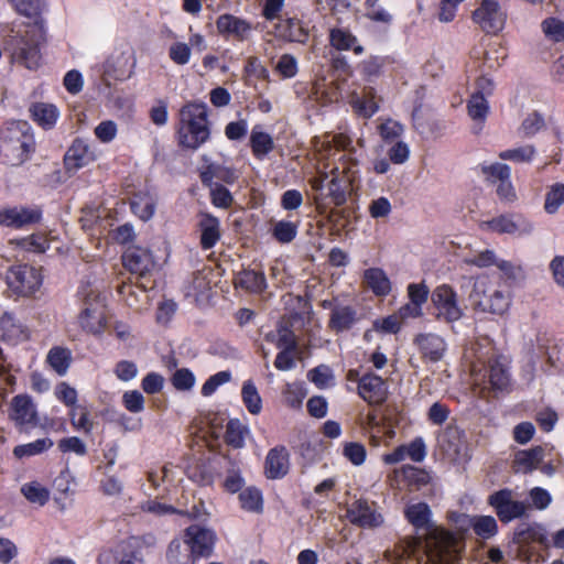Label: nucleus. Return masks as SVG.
Returning <instances> with one entry per match:
<instances>
[{"mask_svg":"<svg viewBox=\"0 0 564 564\" xmlns=\"http://www.w3.org/2000/svg\"><path fill=\"white\" fill-rule=\"evenodd\" d=\"M408 521L424 530V550L420 553L421 539L402 538L384 556L393 564H459L462 541L451 531L431 522V509L425 502L410 505L404 511Z\"/></svg>","mask_w":564,"mask_h":564,"instance_id":"obj_1","label":"nucleus"},{"mask_svg":"<svg viewBox=\"0 0 564 564\" xmlns=\"http://www.w3.org/2000/svg\"><path fill=\"white\" fill-rule=\"evenodd\" d=\"M207 107L204 104H188L180 111V143L197 149L209 138Z\"/></svg>","mask_w":564,"mask_h":564,"instance_id":"obj_2","label":"nucleus"},{"mask_svg":"<svg viewBox=\"0 0 564 564\" xmlns=\"http://www.w3.org/2000/svg\"><path fill=\"white\" fill-rule=\"evenodd\" d=\"M45 42V29H30L23 35H13L8 41L11 62L30 70L42 64L41 45Z\"/></svg>","mask_w":564,"mask_h":564,"instance_id":"obj_3","label":"nucleus"},{"mask_svg":"<svg viewBox=\"0 0 564 564\" xmlns=\"http://www.w3.org/2000/svg\"><path fill=\"white\" fill-rule=\"evenodd\" d=\"M469 300L475 311L495 315L505 314L510 306V294L494 288L487 276L475 280Z\"/></svg>","mask_w":564,"mask_h":564,"instance_id":"obj_4","label":"nucleus"},{"mask_svg":"<svg viewBox=\"0 0 564 564\" xmlns=\"http://www.w3.org/2000/svg\"><path fill=\"white\" fill-rule=\"evenodd\" d=\"M80 311L78 323L80 327L90 334H99L106 326L105 303L98 289L90 284L84 285L78 291Z\"/></svg>","mask_w":564,"mask_h":564,"instance_id":"obj_5","label":"nucleus"},{"mask_svg":"<svg viewBox=\"0 0 564 564\" xmlns=\"http://www.w3.org/2000/svg\"><path fill=\"white\" fill-rule=\"evenodd\" d=\"M124 268L135 278V284L142 291L153 290L155 280L153 273L156 270L152 252L143 247L131 246L122 256Z\"/></svg>","mask_w":564,"mask_h":564,"instance_id":"obj_6","label":"nucleus"},{"mask_svg":"<svg viewBox=\"0 0 564 564\" xmlns=\"http://www.w3.org/2000/svg\"><path fill=\"white\" fill-rule=\"evenodd\" d=\"M7 284L10 291L19 296H33L42 286L41 268L30 264L12 265L7 272Z\"/></svg>","mask_w":564,"mask_h":564,"instance_id":"obj_7","label":"nucleus"},{"mask_svg":"<svg viewBox=\"0 0 564 564\" xmlns=\"http://www.w3.org/2000/svg\"><path fill=\"white\" fill-rule=\"evenodd\" d=\"M1 139L6 143L7 150L15 153L20 162L25 161L35 148L31 127L23 120L8 122L1 132Z\"/></svg>","mask_w":564,"mask_h":564,"instance_id":"obj_8","label":"nucleus"},{"mask_svg":"<svg viewBox=\"0 0 564 564\" xmlns=\"http://www.w3.org/2000/svg\"><path fill=\"white\" fill-rule=\"evenodd\" d=\"M435 318L447 324L459 321L465 314V306L459 303L456 291L448 284H442L432 292Z\"/></svg>","mask_w":564,"mask_h":564,"instance_id":"obj_9","label":"nucleus"},{"mask_svg":"<svg viewBox=\"0 0 564 564\" xmlns=\"http://www.w3.org/2000/svg\"><path fill=\"white\" fill-rule=\"evenodd\" d=\"M479 228L482 231L508 234L512 236L529 235L533 226L529 219L519 214H506L488 220L479 221Z\"/></svg>","mask_w":564,"mask_h":564,"instance_id":"obj_10","label":"nucleus"},{"mask_svg":"<svg viewBox=\"0 0 564 564\" xmlns=\"http://www.w3.org/2000/svg\"><path fill=\"white\" fill-rule=\"evenodd\" d=\"M489 505L495 509L499 520L508 523L527 514L530 506L524 501L516 500L510 489H501L488 498Z\"/></svg>","mask_w":564,"mask_h":564,"instance_id":"obj_11","label":"nucleus"},{"mask_svg":"<svg viewBox=\"0 0 564 564\" xmlns=\"http://www.w3.org/2000/svg\"><path fill=\"white\" fill-rule=\"evenodd\" d=\"M474 21L486 33L496 34L505 26L506 14L501 11L498 2L484 0L481 6L473 14Z\"/></svg>","mask_w":564,"mask_h":564,"instance_id":"obj_12","label":"nucleus"},{"mask_svg":"<svg viewBox=\"0 0 564 564\" xmlns=\"http://www.w3.org/2000/svg\"><path fill=\"white\" fill-rule=\"evenodd\" d=\"M9 417L21 430L35 426L39 422L35 405L26 394L15 395L11 400Z\"/></svg>","mask_w":564,"mask_h":564,"instance_id":"obj_13","label":"nucleus"},{"mask_svg":"<svg viewBox=\"0 0 564 564\" xmlns=\"http://www.w3.org/2000/svg\"><path fill=\"white\" fill-rule=\"evenodd\" d=\"M349 521L361 528H377L383 523V517L376 509L373 502L356 500L347 509Z\"/></svg>","mask_w":564,"mask_h":564,"instance_id":"obj_14","label":"nucleus"},{"mask_svg":"<svg viewBox=\"0 0 564 564\" xmlns=\"http://www.w3.org/2000/svg\"><path fill=\"white\" fill-rule=\"evenodd\" d=\"M438 443L444 455L451 460L460 458L466 451L465 433L455 425H448L442 432Z\"/></svg>","mask_w":564,"mask_h":564,"instance_id":"obj_15","label":"nucleus"},{"mask_svg":"<svg viewBox=\"0 0 564 564\" xmlns=\"http://www.w3.org/2000/svg\"><path fill=\"white\" fill-rule=\"evenodd\" d=\"M185 541L191 545L195 555L208 556L214 547L215 533L209 529L194 524L185 530Z\"/></svg>","mask_w":564,"mask_h":564,"instance_id":"obj_16","label":"nucleus"},{"mask_svg":"<svg viewBox=\"0 0 564 564\" xmlns=\"http://www.w3.org/2000/svg\"><path fill=\"white\" fill-rule=\"evenodd\" d=\"M484 380L491 389L502 391L509 384L508 362L503 356L492 355L485 367Z\"/></svg>","mask_w":564,"mask_h":564,"instance_id":"obj_17","label":"nucleus"},{"mask_svg":"<svg viewBox=\"0 0 564 564\" xmlns=\"http://www.w3.org/2000/svg\"><path fill=\"white\" fill-rule=\"evenodd\" d=\"M216 28L220 35L232 36L238 41H246L252 32V25L236 15L221 14L216 20Z\"/></svg>","mask_w":564,"mask_h":564,"instance_id":"obj_18","label":"nucleus"},{"mask_svg":"<svg viewBox=\"0 0 564 564\" xmlns=\"http://www.w3.org/2000/svg\"><path fill=\"white\" fill-rule=\"evenodd\" d=\"M97 159L95 151L84 140L76 139L68 148L64 161L68 171H77Z\"/></svg>","mask_w":564,"mask_h":564,"instance_id":"obj_19","label":"nucleus"},{"mask_svg":"<svg viewBox=\"0 0 564 564\" xmlns=\"http://www.w3.org/2000/svg\"><path fill=\"white\" fill-rule=\"evenodd\" d=\"M358 393L369 404H380L387 399V384L380 377L368 373L359 379Z\"/></svg>","mask_w":564,"mask_h":564,"instance_id":"obj_20","label":"nucleus"},{"mask_svg":"<svg viewBox=\"0 0 564 564\" xmlns=\"http://www.w3.org/2000/svg\"><path fill=\"white\" fill-rule=\"evenodd\" d=\"M41 213L35 208L12 207L0 210V225L6 227L22 228L37 223Z\"/></svg>","mask_w":564,"mask_h":564,"instance_id":"obj_21","label":"nucleus"},{"mask_svg":"<svg viewBox=\"0 0 564 564\" xmlns=\"http://www.w3.org/2000/svg\"><path fill=\"white\" fill-rule=\"evenodd\" d=\"M289 468V452L284 446H278L269 451L264 462V474L269 479L283 478Z\"/></svg>","mask_w":564,"mask_h":564,"instance_id":"obj_22","label":"nucleus"},{"mask_svg":"<svg viewBox=\"0 0 564 564\" xmlns=\"http://www.w3.org/2000/svg\"><path fill=\"white\" fill-rule=\"evenodd\" d=\"M0 337L11 344L29 338L28 328L12 313L4 312L0 317Z\"/></svg>","mask_w":564,"mask_h":564,"instance_id":"obj_23","label":"nucleus"},{"mask_svg":"<svg viewBox=\"0 0 564 564\" xmlns=\"http://www.w3.org/2000/svg\"><path fill=\"white\" fill-rule=\"evenodd\" d=\"M14 10L32 21L31 29H45L42 13L46 8L44 0H9Z\"/></svg>","mask_w":564,"mask_h":564,"instance_id":"obj_24","label":"nucleus"},{"mask_svg":"<svg viewBox=\"0 0 564 564\" xmlns=\"http://www.w3.org/2000/svg\"><path fill=\"white\" fill-rule=\"evenodd\" d=\"M414 344L417 345L424 358L436 362L442 359L446 345L444 339L436 334H419L414 338Z\"/></svg>","mask_w":564,"mask_h":564,"instance_id":"obj_25","label":"nucleus"},{"mask_svg":"<svg viewBox=\"0 0 564 564\" xmlns=\"http://www.w3.org/2000/svg\"><path fill=\"white\" fill-rule=\"evenodd\" d=\"M31 118L43 129H52L59 117V111L55 105L48 102H34L30 106Z\"/></svg>","mask_w":564,"mask_h":564,"instance_id":"obj_26","label":"nucleus"},{"mask_svg":"<svg viewBox=\"0 0 564 564\" xmlns=\"http://www.w3.org/2000/svg\"><path fill=\"white\" fill-rule=\"evenodd\" d=\"M543 456L544 449L541 446H535L528 451H520L514 456L513 468L517 473L528 474L539 466Z\"/></svg>","mask_w":564,"mask_h":564,"instance_id":"obj_27","label":"nucleus"},{"mask_svg":"<svg viewBox=\"0 0 564 564\" xmlns=\"http://www.w3.org/2000/svg\"><path fill=\"white\" fill-rule=\"evenodd\" d=\"M364 283L376 295H387L391 291L390 281L382 269L370 268L364 273Z\"/></svg>","mask_w":564,"mask_h":564,"instance_id":"obj_28","label":"nucleus"},{"mask_svg":"<svg viewBox=\"0 0 564 564\" xmlns=\"http://www.w3.org/2000/svg\"><path fill=\"white\" fill-rule=\"evenodd\" d=\"M195 556L191 545L185 540H173L166 553L170 564H194Z\"/></svg>","mask_w":564,"mask_h":564,"instance_id":"obj_29","label":"nucleus"},{"mask_svg":"<svg viewBox=\"0 0 564 564\" xmlns=\"http://www.w3.org/2000/svg\"><path fill=\"white\" fill-rule=\"evenodd\" d=\"M202 230L200 245L204 249H210L220 238L219 220L210 215H204L199 221Z\"/></svg>","mask_w":564,"mask_h":564,"instance_id":"obj_30","label":"nucleus"},{"mask_svg":"<svg viewBox=\"0 0 564 564\" xmlns=\"http://www.w3.org/2000/svg\"><path fill=\"white\" fill-rule=\"evenodd\" d=\"M356 311L350 306H336L332 311L329 327L336 332L349 329L356 322Z\"/></svg>","mask_w":564,"mask_h":564,"instance_id":"obj_31","label":"nucleus"},{"mask_svg":"<svg viewBox=\"0 0 564 564\" xmlns=\"http://www.w3.org/2000/svg\"><path fill=\"white\" fill-rule=\"evenodd\" d=\"M329 40L332 46L336 50L345 51L352 48L356 54H361L364 52V47L361 45H356L357 39L345 29H333L329 34Z\"/></svg>","mask_w":564,"mask_h":564,"instance_id":"obj_32","label":"nucleus"},{"mask_svg":"<svg viewBox=\"0 0 564 564\" xmlns=\"http://www.w3.org/2000/svg\"><path fill=\"white\" fill-rule=\"evenodd\" d=\"M155 199L149 194H137L131 200L132 212L142 220H149L155 212Z\"/></svg>","mask_w":564,"mask_h":564,"instance_id":"obj_33","label":"nucleus"},{"mask_svg":"<svg viewBox=\"0 0 564 564\" xmlns=\"http://www.w3.org/2000/svg\"><path fill=\"white\" fill-rule=\"evenodd\" d=\"M299 225L290 220L271 221V234L280 243H290L297 235Z\"/></svg>","mask_w":564,"mask_h":564,"instance_id":"obj_34","label":"nucleus"},{"mask_svg":"<svg viewBox=\"0 0 564 564\" xmlns=\"http://www.w3.org/2000/svg\"><path fill=\"white\" fill-rule=\"evenodd\" d=\"M468 524L473 528L474 532L482 538H492L498 530L497 521L491 516H477L468 520Z\"/></svg>","mask_w":564,"mask_h":564,"instance_id":"obj_35","label":"nucleus"},{"mask_svg":"<svg viewBox=\"0 0 564 564\" xmlns=\"http://www.w3.org/2000/svg\"><path fill=\"white\" fill-rule=\"evenodd\" d=\"M564 205V184L555 183L547 187L544 199V210L549 215H554L560 207Z\"/></svg>","mask_w":564,"mask_h":564,"instance_id":"obj_36","label":"nucleus"},{"mask_svg":"<svg viewBox=\"0 0 564 564\" xmlns=\"http://www.w3.org/2000/svg\"><path fill=\"white\" fill-rule=\"evenodd\" d=\"M72 354L68 349L54 347L47 355V362L59 375L64 376L70 365Z\"/></svg>","mask_w":564,"mask_h":564,"instance_id":"obj_37","label":"nucleus"},{"mask_svg":"<svg viewBox=\"0 0 564 564\" xmlns=\"http://www.w3.org/2000/svg\"><path fill=\"white\" fill-rule=\"evenodd\" d=\"M147 291H142L135 284V282L122 283L118 286V293L131 307H138L139 304L148 302Z\"/></svg>","mask_w":564,"mask_h":564,"instance_id":"obj_38","label":"nucleus"},{"mask_svg":"<svg viewBox=\"0 0 564 564\" xmlns=\"http://www.w3.org/2000/svg\"><path fill=\"white\" fill-rule=\"evenodd\" d=\"M248 432V427L239 420H230L226 426V443L234 448H241Z\"/></svg>","mask_w":564,"mask_h":564,"instance_id":"obj_39","label":"nucleus"},{"mask_svg":"<svg viewBox=\"0 0 564 564\" xmlns=\"http://www.w3.org/2000/svg\"><path fill=\"white\" fill-rule=\"evenodd\" d=\"M241 508L251 512H261L263 508L262 495L256 487H248L239 494Z\"/></svg>","mask_w":564,"mask_h":564,"instance_id":"obj_40","label":"nucleus"},{"mask_svg":"<svg viewBox=\"0 0 564 564\" xmlns=\"http://www.w3.org/2000/svg\"><path fill=\"white\" fill-rule=\"evenodd\" d=\"M241 397L245 405L251 414L260 413L262 409V400L252 381L248 380L243 383L241 389Z\"/></svg>","mask_w":564,"mask_h":564,"instance_id":"obj_41","label":"nucleus"},{"mask_svg":"<svg viewBox=\"0 0 564 564\" xmlns=\"http://www.w3.org/2000/svg\"><path fill=\"white\" fill-rule=\"evenodd\" d=\"M70 423L77 431L89 434L94 429V422L89 417V411L82 405L74 406L69 412Z\"/></svg>","mask_w":564,"mask_h":564,"instance_id":"obj_42","label":"nucleus"},{"mask_svg":"<svg viewBox=\"0 0 564 564\" xmlns=\"http://www.w3.org/2000/svg\"><path fill=\"white\" fill-rule=\"evenodd\" d=\"M53 446V441L51 438H41L35 442L18 445L13 449V454L18 458L30 457L33 455H37L43 453L44 451L51 448Z\"/></svg>","mask_w":564,"mask_h":564,"instance_id":"obj_43","label":"nucleus"},{"mask_svg":"<svg viewBox=\"0 0 564 564\" xmlns=\"http://www.w3.org/2000/svg\"><path fill=\"white\" fill-rule=\"evenodd\" d=\"M21 492L31 503L40 506L45 505L50 498V491L39 482L23 485Z\"/></svg>","mask_w":564,"mask_h":564,"instance_id":"obj_44","label":"nucleus"},{"mask_svg":"<svg viewBox=\"0 0 564 564\" xmlns=\"http://www.w3.org/2000/svg\"><path fill=\"white\" fill-rule=\"evenodd\" d=\"M251 148L257 158L264 156L273 149V140L270 134L253 130L250 137Z\"/></svg>","mask_w":564,"mask_h":564,"instance_id":"obj_45","label":"nucleus"},{"mask_svg":"<svg viewBox=\"0 0 564 564\" xmlns=\"http://www.w3.org/2000/svg\"><path fill=\"white\" fill-rule=\"evenodd\" d=\"M241 286L252 292H261L265 288V276L261 272L254 270H245L239 275Z\"/></svg>","mask_w":564,"mask_h":564,"instance_id":"obj_46","label":"nucleus"},{"mask_svg":"<svg viewBox=\"0 0 564 564\" xmlns=\"http://www.w3.org/2000/svg\"><path fill=\"white\" fill-rule=\"evenodd\" d=\"M535 154L533 145H524L516 149H509L500 152L501 160H509L518 163L530 162Z\"/></svg>","mask_w":564,"mask_h":564,"instance_id":"obj_47","label":"nucleus"},{"mask_svg":"<svg viewBox=\"0 0 564 564\" xmlns=\"http://www.w3.org/2000/svg\"><path fill=\"white\" fill-rule=\"evenodd\" d=\"M545 36L553 42L564 40V21L557 18H547L541 24Z\"/></svg>","mask_w":564,"mask_h":564,"instance_id":"obj_48","label":"nucleus"},{"mask_svg":"<svg viewBox=\"0 0 564 564\" xmlns=\"http://www.w3.org/2000/svg\"><path fill=\"white\" fill-rule=\"evenodd\" d=\"M488 112V102L482 94H473L468 102V115L473 120H484Z\"/></svg>","mask_w":564,"mask_h":564,"instance_id":"obj_49","label":"nucleus"},{"mask_svg":"<svg viewBox=\"0 0 564 564\" xmlns=\"http://www.w3.org/2000/svg\"><path fill=\"white\" fill-rule=\"evenodd\" d=\"M481 172L486 175L487 180L497 184L505 178H510V167L503 163H494L491 165H484Z\"/></svg>","mask_w":564,"mask_h":564,"instance_id":"obj_50","label":"nucleus"},{"mask_svg":"<svg viewBox=\"0 0 564 564\" xmlns=\"http://www.w3.org/2000/svg\"><path fill=\"white\" fill-rule=\"evenodd\" d=\"M171 381L176 390L187 391L195 384V377L187 368H181L174 372Z\"/></svg>","mask_w":564,"mask_h":564,"instance_id":"obj_51","label":"nucleus"},{"mask_svg":"<svg viewBox=\"0 0 564 564\" xmlns=\"http://www.w3.org/2000/svg\"><path fill=\"white\" fill-rule=\"evenodd\" d=\"M304 397L305 393L301 384L296 382L288 383L283 390L284 402L291 408H299L302 404Z\"/></svg>","mask_w":564,"mask_h":564,"instance_id":"obj_52","label":"nucleus"},{"mask_svg":"<svg viewBox=\"0 0 564 564\" xmlns=\"http://www.w3.org/2000/svg\"><path fill=\"white\" fill-rule=\"evenodd\" d=\"M347 182L339 181L334 176L328 183L329 196L336 206H341L346 202Z\"/></svg>","mask_w":564,"mask_h":564,"instance_id":"obj_53","label":"nucleus"},{"mask_svg":"<svg viewBox=\"0 0 564 564\" xmlns=\"http://www.w3.org/2000/svg\"><path fill=\"white\" fill-rule=\"evenodd\" d=\"M544 127V120L538 112H532L523 120L520 132L523 137H532Z\"/></svg>","mask_w":564,"mask_h":564,"instance_id":"obj_54","label":"nucleus"},{"mask_svg":"<svg viewBox=\"0 0 564 564\" xmlns=\"http://www.w3.org/2000/svg\"><path fill=\"white\" fill-rule=\"evenodd\" d=\"M124 408L131 413H140L144 409V398L137 390L127 391L122 395Z\"/></svg>","mask_w":564,"mask_h":564,"instance_id":"obj_55","label":"nucleus"},{"mask_svg":"<svg viewBox=\"0 0 564 564\" xmlns=\"http://www.w3.org/2000/svg\"><path fill=\"white\" fill-rule=\"evenodd\" d=\"M276 347L280 349H296V339L293 330L281 324L276 329Z\"/></svg>","mask_w":564,"mask_h":564,"instance_id":"obj_56","label":"nucleus"},{"mask_svg":"<svg viewBox=\"0 0 564 564\" xmlns=\"http://www.w3.org/2000/svg\"><path fill=\"white\" fill-rule=\"evenodd\" d=\"M169 55L175 64L185 65L191 57V47L186 43L176 42L171 45Z\"/></svg>","mask_w":564,"mask_h":564,"instance_id":"obj_57","label":"nucleus"},{"mask_svg":"<svg viewBox=\"0 0 564 564\" xmlns=\"http://www.w3.org/2000/svg\"><path fill=\"white\" fill-rule=\"evenodd\" d=\"M210 196L213 204L217 207L228 208L232 203L230 192L225 186L217 183L210 188Z\"/></svg>","mask_w":564,"mask_h":564,"instance_id":"obj_58","label":"nucleus"},{"mask_svg":"<svg viewBox=\"0 0 564 564\" xmlns=\"http://www.w3.org/2000/svg\"><path fill=\"white\" fill-rule=\"evenodd\" d=\"M231 378V375L229 371H219L216 375L212 376L207 379V381L202 387V394L205 397H208L213 394L216 389L228 382Z\"/></svg>","mask_w":564,"mask_h":564,"instance_id":"obj_59","label":"nucleus"},{"mask_svg":"<svg viewBox=\"0 0 564 564\" xmlns=\"http://www.w3.org/2000/svg\"><path fill=\"white\" fill-rule=\"evenodd\" d=\"M58 448L63 453L72 452V453H75L80 456H83L87 453V447H86L85 443L76 436L62 438L58 442Z\"/></svg>","mask_w":564,"mask_h":564,"instance_id":"obj_60","label":"nucleus"},{"mask_svg":"<svg viewBox=\"0 0 564 564\" xmlns=\"http://www.w3.org/2000/svg\"><path fill=\"white\" fill-rule=\"evenodd\" d=\"M115 375L121 381H130L138 375V367L129 360H121L115 367Z\"/></svg>","mask_w":564,"mask_h":564,"instance_id":"obj_61","label":"nucleus"},{"mask_svg":"<svg viewBox=\"0 0 564 564\" xmlns=\"http://www.w3.org/2000/svg\"><path fill=\"white\" fill-rule=\"evenodd\" d=\"M406 456L413 462L420 463L426 456V446L421 437L414 438L408 445H405Z\"/></svg>","mask_w":564,"mask_h":564,"instance_id":"obj_62","label":"nucleus"},{"mask_svg":"<svg viewBox=\"0 0 564 564\" xmlns=\"http://www.w3.org/2000/svg\"><path fill=\"white\" fill-rule=\"evenodd\" d=\"M430 290L424 283H412L408 286V294L410 302L414 303L419 307L427 301Z\"/></svg>","mask_w":564,"mask_h":564,"instance_id":"obj_63","label":"nucleus"},{"mask_svg":"<svg viewBox=\"0 0 564 564\" xmlns=\"http://www.w3.org/2000/svg\"><path fill=\"white\" fill-rule=\"evenodd\" d=\"M164 379L156 372L148 373L142 380V389L148 394H154L162 390Z\"/></svg>","mask_w":564,"mask_h":564,"instance_id":"obj_64","label":"nucleus"}]
</instances>
